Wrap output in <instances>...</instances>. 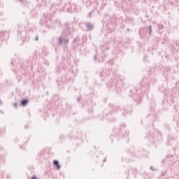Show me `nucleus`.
Listing matches in <instances>:
<instances>
[{
	"label": "nucleus",
	"mask_w": 179,
	"mask_h": 179,
	"mask_svg": "<svg viewBox=\"0 0 179 179\" xmlns=\"http://www.w3.org/2000/svg\"><path fill=\"white\" fill-rule=\"evenodd\" d=\"M32 179H38V178H37V177L34 176H32Z\"/></svg>",
	"instance_id": "obj_3"
},
{
	"label": "nucleus",
	"mask_w": 179,
	"mask_h": 179,
	"mask_svg": "<svg viewBox=\"0 0 179 179\" xmlns=\"http://www.w3.org/2000/svg\"><path fill=\"white\" fill-rule=\"evenodd\" d=\"M27 103H28L27 99H24V100H22V101H21L22 106H26V104H27Z\"/></svg>",
	"instance_id": "obj_2"
},
{
	"label": "nucleus",
	"mask_w": 179,
	"mask_h": 179,
	"mask_svg": "<svg viewBox=\"0 0 179 179\" xmlns=\"http://www.w3.org/2000/svg\"><path fill=\"white\" fill-rule=\"evenodd\" d=\"M0 103H1V101H0Z\"/></svg>",
	"instance_id": "obj_4"
},
{
	"label": "nucleus",
	"mask_w": 179,
	"mask_h": 179,
	"mask_svg": "<svg viewBox=\"0 0 179 179\" xmlns=\"http://www.w3.org/2000/svg\"><path fill=\"white\" fill-rule=\"evenodd\" d=\"M53 163H54V165L57 166V170H59V169H61V165H59L58 161L55 160Z\"/></svg>",
	"instance_id": "obj_1"
}]
</instances>
